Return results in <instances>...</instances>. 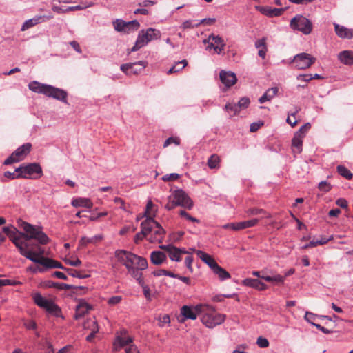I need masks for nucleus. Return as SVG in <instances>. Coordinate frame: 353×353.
Returning a JSON list of instances; mask_svg holds the SVG:
<instances>
[{"instance_id":"1","label":"nucleus","mask_w":353,"mask_h":353,"mask_svg":"<svg viewBox=\"0 0 353 353\" xmlns=\"http://www.w3.org/2000/svg\"><path fill=\"white\" fill-rule=\"evenodd\" d=\"M17 223L19 227L22 229L24 232H19V230L14 228V231H12L8 236L19 249L20 254L26 259L27 256H30L32 253L26 250V248H28L30 246V243H28V241L34 239L41 245H46L50 241V239L42 231L41 227L33 225L21 219L17 221Z\"/></svg>"},{"instance_id":"2","label":"nucleus","mask_w":353,"mask_h":353,"mask_svg":"<svg viewBox=\"0 0 353 353\" xmlns=\"http://www.w3.org/2000/svg\"><path fill=\"white\" fill-rule=\"evenodd\" d=\"M28 88L32 92L43 94L49 97L54 98L62 102H66L67 92L60 88L50 85L43 84L37 81H33L28 84Z\"/></svg>"},{"instance_id":"3","label":"nucleus","mask_w":353,"mask_h":353,"mask_svg":"<svg viewBox=\"0 0 353 353\" xmlns=\"http://www.w3.org/2000/svg\"><path fill=\"white\" fill-rule=\"evenodd\" d=\"M211 309L208 305H196L195 306L183 305L181 308V319L179 322L183 323L187 319L195 320L197 315L201 314L203 312H208Z\"/></svg>"},{"instance_id":"4","label":"nucleus","mask_w":353,"mask_h":353,"mask_svg":"<svg viewBox=\"0 0 353 353\" xmlns=\"http://www.w3.org/2000/svg\"><path fill=\"white\" fill-rule=\"evenodd\" d=\"M211 310L208 312H203L201 317V322L208 328H214L216 325H221L224 322L225 315L216 314L212 306L208 305Z\"/></svg>"},{"instance_id":"5","label":"nucleus","mask_w":353,"mask_h":353,"mask_svg":"<svg viewBox=\"0 0 353 353\" xmlns=\"http://www.w3.org/2000/svg\"><path fill=\"white\" fill-rule=\"evenodd\" d=\"M15 172H20L22 174L21 177L24 179L40 177L42 174V168L37 163L22 164L15 169Z\"/></svg>"},{"instance_id":"6","label":"nucleus","mask_w":353,"mask_h":353,"mask_svg":"<svg viewBox=\"0 0 353 353\" xmlns=\"http://www.w3.org/2000/svg\"><path fill=\"white\" fill-rule=\"evenodd\" d=\"M290 27L293 30L301 32L304 34H309L312 30V23L306 17L296 15L290 21Z\"/></svg>"},{"instance_id":"7","label":"nucleus","mask_w":353,"mask_h":353,"mask_svg":"<svg viewBox=\"0 0 353 353\" xmlns=\"http://www.w3.org/2000/svg\"><path fill=\"white\" fill-rule=\"evenodd\" d=\"M32 144L26 143L14 150L5 161L4 165H10L23 160L30 152Z\"/></svg>"},{"instance_id":"8","label":"nucleus","mask_w":353,"mask_h":353,"mask_svg":"<svg viewBox=\"0 0 353 353\" xmlns=\"http://www.w3.org/2000/svg\"><path fill=\"white\" fill-rule=\"evenodd\" d=\"M316 61V59L310 54L303 52L295 55L292 62L295 67L299 70H304L310 68Z\"/></svg>"},{"instance_id":"9","label":"nucleus","mask_w":353,"mask_h":353,"mask_svg":"<svg viewBox=\"0 0 353 353\" xmlns=\"http://www.w3.org/2000/svg\"><path fill=\"white\" fill-rule=\"evenodd\" d=\"M115 256L118 261L125 266L128 271L131 268H134V260L136 259V254L124 250H119L115 252Z\"/></svg>"},{"instance_id":"10","label":"nucleus","mask_w":353,"mask_h":353,"mask_svg":"<svg viewBox=\"0 0 353 353\" xmlns=\"http://www.w3.org/2000/svg\"><path fill=\"white\" fill-rule=\"evenodd\" d=\"M148 62L139 61L134 63L122 64L120 69L127 75L138 74L141 73L147 66Z\"/></svg>"},{"instance_id":"11","label":"nucleus","mask_w":353,"mask_h":353,"mask_svg":"<svg viewBox=\"0 0 353 353\" xmlns=\"http://www.w3.org/2000/svg\"><path fill=\"white\" fill-rule=\"evenodd\" d=\"M27 259L31 261L43 265L45 268H59L65 270V268L59 261L48 257H34L31 253L30 256H27Z\"/></svg>"},{"instance_id":"12","label":"nucleus","mask_w":353,"mask_h":353,"mask_svg":"<svg viewBox=\"0 0 353 353\" xmlns=\"http://www.w3.org/2000/svg\"><path fill=\"white\" fill-rule=\"evenodd\" d=\"M203 43L208 44L207 50L213 48L218 54L222 52L225 46L222 37L214 34H211L207 39H204Z\"/></svg>"},{"instance_id":"13","label":"nucleus","mask_w":353,"mask_h":353,"mask_svg":"<svg viewBox=\"0 0 353 353\" xmlns=\"http://www.w3.org/2000/svg\"><path fill=\"white\" fill-rule=\"evenodd\" d=\"M172 196L173 201L177 206H181L190 210L193 206V203L188 194L182 190H175Z\"/></svg>"},{"instance_id":"14","label":"nucleus","mask_w":353,"mask_h":353,"mask_svg":"<svg viewBox=\"0 0 353 353\" xmlns=\"http://www.w3.org/2000/svg\"><path fill=\"white\" fill-rule=\"evenodd\" d=\"M155 223L153 222L152 217L147 218L141 223V232H138L134 236V240L135 243H139L143 239V238L148 236L150 234L151 232V225H153Z\"/></svg>"},{"instance_id":"15","label":"nucleus","mask_w":353,"mask_h":353,"mask_svg":"<svg viewBox=\"0 0 353 353\" xmlns=\"http://www.w3.org/2000/svg\"><path fill=\"white\" fill-rule=\"evenodd\" d=\"M161 32L152 28H149L146 30H141L137 38L144 42V46L147 45L150 41L159 39Z\"/></svg>"},{"instance_id":"16","label":"nucleus","mask_w":353,"mask_h":353,"mask_svg":"<svg viewBox=\"0 0 353 353\" xmlns=\"http://www.w3.org/2000/svg\"><path fill=\"white\" fill-rule=\"evenodd\" d=\"M153 222L155 224L151 225V232L150 233L151 235L148 240L151 243H161L164 237L165 230L154 219Z\"/></svg>"},{"instance_id":"17","label":"nucleus","mask_w":353,"mask_h":353,"mask_svg":"<svg viewBox=\"0 0 353 353\" xmlns=\"http://www.w3.org/2000/svg\"><path fill=\"white\" fill-rule=\"evenodd\" d=\"M259 221V219H253L237 223H229L222 226L224 229H231L233 230H241L256 225Z\"/></svg>"},{"instance_id":"18","label":"nucleus","mask_w":353,"mask_h":353,"mask_svg":"<svg viewBox=\"0 0 353 353\" xmlns=\"http://www.w3.org/2000/svg\"><path fill=\"white\" fill-rule=\"evenodd\" d=\"M43 285L49 288H57L59 290H74V292L79 293V290H85V288L83 286L72 285L63 283H57L52 281H46L44 282Z\"/></svg>"},{"instance_id":"19","label":"nucleus","mask_w":353,"mask_h":353,"mask_svg":"<svg viewBox=\"0 0 353 353\" xmlns=\"http://www.w3.org/2000/svg\"><path fill=\"white\" fill-rule=\"evenodd\" d=\"M255 8L259 10L263 14L268 16L269 17H278L283 14V12L286 10V8H272L270 6H256Z\"/></svg>"},{"instance_id":"20","label":"nucleus","mask_w":353,"mask_h":353,"mask_svg":"<svg viewBox=\"0 0 353 353\" xmlns=\"http://www.w3.org/2000/svg\"><path fill=\"white\" fill-rule=\"evenodd\" d=\"M219 78L221 83L227 88L231 87L237 81L236 74L230 71L221 70L219 73Z\"/></svg>"},{"instance_id":"21","label":"nucleus","mask_w":353,"mask_h":353,"mask_svg":"<svg viewBox=\"0 0 353 353\" xmlns=\"http://www.w3.org/2000/svg\"><path fill=\"white\" fill-rule=\"evenodd\" d=\"M46 18L47 19H50L52 18V16H35L34 17L28 19L24 21L23 23L21 30L25 31L43 21H44V19Z\"/></svg>"},{"instance_id":"22","label":"nucleus","mask_w":353,"mask_h":353,"mask_svg":"<svg viewBox=\"0 0 353 353\" xmlns=\"http://www.w3.org/2000/svg\"><path fill=\"white\" fill-rule=\"evenodd\" d=\"M334 30L336 35L342 39H352L353 37V30L347 28L343 26H341L334 23Z\"/></svg>"},{"instance_id":"23","label":"nucleus","mask_w":353,"mask_h":353,"mask_svg":"<svg viewBox=\"0 0 353 353\" xmlns=\"http://www.w3.org/2000/svg\"><path fill=\"white\" fill-rule=\"evenodd\" d=\"M242 283L245 286L251 287L258 290H265L268 288V285L257 279L247 278L242 281Z\"/></svg>"},{"instance_id":"24","label":"nucleus","mask_w":353,"mask_h":353,"mask_svg":"<svg viewBox=\"0 0 353 353\" xmlns=\"http://www.w3.org/2000/svg\"><path fill=\"white\" fill-rule=\"evenodd\" d=\"M196 255L201 259L202 261L206 263L212 270V271L218 265V263L214 261V259L210 255L204 252L203 251L197 250Z\"/></svg>"},{"instance_id":"25","label":"nucleus","mask_w":353,"mask_h":353,"mask_svg":"<svg viewBox=\"0 0 353 353\" xmlns=\"http://www.w3.org/2000/svg\"><path fill=\"white\" fill-rule=\"evenodd\" d=\"M134 26L137 25V20H132L130 21H125L122 19H117L115 21H113V26L116 31L119 32H124L125 30L126 26Z\"/></svg>"},{"instance_id":"26","label":"nucleus","mask_w":353,"mask_h":353,"mask_svg":"<svg viewBox=\"0 0 353 353\" xmlns=\"http://www.w3.org/2000/svg\"><path fill=\"white\" fill-rule=\"evenodd\" d=\"M339 60L344 65H351L353 64V51L343 50L338 54Z\"/></svg>"},{"instance_id":"27","label":"nucleus","mask_w":353,"mask_h":353,"mask_svg":"<svg viewBox=\"0 0 353 353\" xmlns=\"http://www.w3.org/2000/svg\"><path fill=\"white\" fill-rule=\"evenodd\" d=\"M166 259L165 254L161 251H153L150 254L151 262L156 265H161Z\"/></svg>"},{"instance_id":"28","label":"nucleus","mask_w":353,"mask_h":353,"mask_svg":"<svg viewBox=\"0 0 353 353\" xmlns=\"http://www.w3.org/2000/svg\"><path fill=\"white\" fill-rule=\"evenodd\" d=\"M303 135H300V132H296L292 140V146L294 153H301L302 151Z\"/></svg>"},{"instance_id":"29","label":"nucleus","mask_w":353,"mask_h":353,"mask_svg":"<svg viewBox=\"0 0 353 353\" xmlns=\"http://www.w3.org/2000/svg\"><path fill=\"white\" fill-rule=\"evenodd\" d=\"M71 204L75 208L83 207L89 209L93 205V203L90 199L82 197H78L72 199Z\"/></svg>"},{"instance_id":"30","label":"nucleus","mask_w":353,"mask_h":353,"mask_svg":"<svg viewBox=\"0 0 353 353\" xmlns=\"http://www.w3.org/2000/svg\"><path fill=\"white\" fill-rule=\"evenodd\" d=\"M279 89L277 87H272L265 91V92L259 99L260 103H263L266 101L272 100L278 93Z\"/></svg>"},{"instance_id":"31","label":"nucleus","mask_w":353,"mask_h":353,"mask_svg":"<svg viewBox=\"0 0 353 353\" xmlns=\"http://www.w3.org/2000/svg\"><path fill=\"white\" fill-rule=\"evenodd\" d=\"M92 309V307L85 302H81L76 308L74 317L76 319H81L84 314L88 312Z\"/></svg>"},{"instance_id":"32","label":"nucleus","mask_w":353,"mask_h":353,"mask_svg":"<svg viewBox=\"0 0 353 353\" xmlns=\"http://www.w3.org/2000/svg\"><path fill=\"white\" fill-rule=\"evenodd\" d=\"M132 342V339L130 336H126L125 334L119 336L117 337L116 342L114 343V347L116 349L118 347H123Z\"/></svg>"},{"instance_id":"33","label":"nucleus","mask_w":353,"mask_h":353,"mask_svg":"<svg viewBox=\"0 0 353 353\" xmlns=\"http://www.w3.org/2000/svg\"><path fill=\"white\" fill-rule=\"evenodd\" d=\"M261 279L268 282L272 283L273 284H275V285L283 284L285 281V276H281L280 274H275L274 276H268V275L263 274V276H261Z\"/></svg>"},{"instance_id":"34","label":"nucleus","mask_w":353,"mask_h":353,"mask_svg":"<svg viewBox=\"0 0 353 353\" xmlns=\"http://www.w3.org/2000/svg\"><path fill=\"white\" fill-rule=\"evenodd\" d=\"M45 310L50 314H52L57 317L62 316L60 307L52 301L48 302L47 306L45 307Z\"/></svg>"},{"instance_id":"35","label":"nucleus","mask_w":353,"mask_h":353,"mask_svg":"<svg viewBox=\"0 0 353 353\" xmlns=\"http://www.w3.org/2000/svg\"><path fill=\"white\" fill-rule=\"evenodd\" d=\"M27 251L31 252L32 256L34 257L40 258L43 257V255L45 254L44 248H41L37 244H30L28 248H26Z\"/></svg>"},{"instance_id":"36","label":"nucleus","mask_w":353,"mask_h":353,"mask_svg":"<svg viewBox=\"0 0 353 353\" xmlns=\"http://www.w3.org/2000/svg\"><path fill=\"white\" fill-rule=\"evenodd\" d=\"M33 300L36 305L43 309H45V307L47 306V304L50 301L43 297L42 295L39 292H37L33 295Z\"/></svg>"},{"instance_id":"37","label":"nucleus","mask_w":353,"mask_h":353,"mask_svg":"<svg viewBox=\"0 0 353 353\" xmlns=\"http://www.w3.org/2000/svg\"><path fill=\"white\" fill-rule=\"evenodd\" d=\"M142 270L139 268H131V270H128L129 274L135 279L139 285L143 286L144 281L143 280V274L141 273Z\"/></svg>"},{"instance_id":"38","label":"nucleus","mask_w":353,"mask_h":353,"mask_svg":"<svg viewBox=\"0 0 353 353\" xmlns=\"http://www.w3.org/2000/svg\"><path fill=\"white\" fill-rule=\"evenodd\" d=\"M213 272L221 281L229 279L231 277L230 273L219 265L215 268Z\"/></svg>"},{"instance_id":"39","label":"nucleus","mask_w":353,"mask_h":353,"mask_svg":"<svg viewBox=\"0 0 353 353\" xmlns=\"http://www.w3.org/2000/svg\"><path fill=\"white\" fill-rule=\"evenodd\" d=\"M188 65L185 59L176 62L168 72V74L175 73L181 71Z\"/></svg>"},{"instance_id":"40","label":"nucleus","mask_w":353,"mask_h":353,"mask_svg":"<svg viewBox=\"0 0 353 353\" xmlns=\"http://www.w3.org/2000/svg\"><path fill=\"white\" fill-rule=\"evenodd\" d=\"M134 267L140 270H145L148 268V261L146 259L136 254Z\"/></svg>"},{"instance_id":"41","label":"nucleus","mask_w":353,"mask_h":353,"mask_svg":"<svg viewBox=\"0 0 353 353\" xmlns=\"http://www.w3.org/2000/svg\"><path fill=\"white\" fill-rule=\"evenodd\" d=\"M338 173L345 178L346 179H351L352 178V174L350 172V171L346 168L344 165H339L336 168Z\"/></svg>"},{"instance_id":"42","label":"nucleus","mask_w":353,"mask_h":353,"mask_svg":"<svg viewBox=\"0 0 353 353\" xmlns=\"http://www.w3.org/2000/svg\"><path fill=\"white\" fill-rule=\"evenodd\" d=\"M219 157L216 154H212L208 159V165L210 168L214 169L219 167Z\"/></svg>"},{"instance_id":"43","label":"nucleus","mask_w":353,"mask_h":353,"mask_svg":"<svg viewBox=\"0 0 353 353\" xmlns=\"http://www.w3.org/2000/svg\"><path fill=\"white\" fill-rule=\"evenodd\" d=\"M180 254H181V249H179V248H176V247H174L173 248V250H172L171 252H168L170 259L172 261H181Z\"/></svg>"},{"instance_id":"44","label":"nucleus","mask_w":353,"mask_h":353,"mask_svg":"<svg viewBox=\"0 0 353 353\" xmlns=\"http://www.w3.org/2000/svg\"><path fill=\"white\" fill-rule=\"evenodd\" d=\"M199 25V21L187 20L182 23L181 28L183 29L193 28L195 27H198Z\"/></svg>"},{"instance_id":"45","label":"nucleus","mask_w":353,"mask_h":353,"mask_svg":"<svg viewBox=\"0 0 353 353\" xmlns=\"http://www.w3.org/2000/svg\"><path fill=\"white\" fill-rule=\"evenodd\" d=\"M300 108H298V107H294V111L291 112V113H288V117L286 119V122L290 125L292 127H294L296 125L297 123V121L296 120H292L290 119V116H292L294 117H295L296 114L300 111Z\"/></svg>"},{"instance_id":"46","label":"nucleus","mask_w":353,"mask_h":353,"mask_svg":"<svg viewBox=\"0 0 353 353\" xmlns=\"http://www.w3.org/2000/svg\"><path fill=\"white\" fill-rule=\"evenodd\" d=\"M65 270L68 272V274L72 277L79 278V279H85L89 276L88 274H83L79 271L72 269H65Z\"/></svg>"},{"instance_id":"47","label":"nucleus","mask_w":353,"mask_h":353,"mask_svg":"<svg viewBox=\"0 0 353 353\" xmlns=\"http://www.w3.org/2000/svg\"><path fill=\"white\" fill-rule=\"evenodd\" d=\"M152 274L154 276H160L161 275L168 276L172 278H174V276H176V274H174L172 272L168 271V270H155L152 272Z\"/></svg>"},{"instance_id":"48","label":"nucleus","mask_w":353,"mask_h":353,"mask_svg":"<svg viewBox=\"0 0 353 353\" xmlns=\"http://www.w3.org/2000/svg\"><path fill=\"white\" fill-rule=\"evenodd\" d=\"M225 110L228 112H233L234 114L240 112L237 103H228L225 105Z\"/></svg>"},{"instance_id":"49","label":"nucleus","mask_w":353,"mask_h":353,"mask_svg":"<svg viewBox=\"0 0 353 353\" xmlns=\"http://www.w3.org/2000/svg\"><path fill=\"white\" fill-rule=\"evenodd\" d=\"M21 176L22 174L20 172H15V170L13 172L10 171H6L4 172V176L10 179L22 178Z\"/></svg>"},{"instance_id":"50","label":"nucleus","mask_w":353,"mask_h":353,"mask_svg":"<svg viewBox=\"0 0 353 353\" xmlns=\"http://www.w3.org/2000/svg\"><path fill=\"white\" fill-rule=\"evenodd\" d=\"M248 216L257 215L260 214H265V211L261 208H249L245 211Z\"/></svg>"},{"instance_id":"51","label":"nucleus","mask_w":353,"mask_h":353,"mask_svg":"<svg viewBox=\"0 0 353 353\" xmlns=\"http://www.w3.org/2000/svg\"><path fill=\"white\" fill-rule=\"evenodd\" d=\"M250 103L249 98L242 97L237 103L239 110L246 108Z\"/></svg>"},{"instance_id":"52","label":"nucleus","mask_w":353,"mask_h":353,"mask_svg":"<svg viewBox=\"0 0 353 353\" xmlns=\"http://www.w3.org/2000/svg\"><path fill=\"white\" fill-rule=\"evenodd\" d=\"M256 344L258 345V346L259 347L265 348V347H268L269 341H268V340L266 338H264V337H262V336H259L257 339Z\"/></svg>"},{"instance_id":"53","label":"nucleus","mask_w":353,"mask_h":353,"mask_svg":"<svg viewBox=\"0 0 353 353\" xmlns=\"http://www.w3.org/2000/svg\"><path fill=\"white\" fill-rule=\"evenodd\" d=\"M158 325L160 327H163L167 324H169L170 322V316L167 314H165L162 316H160L158 319Z\"/></svg>"},{"instance_id":"54","label":"nucleus","mask_w":353,"mask_h":353,"mask_svg":"<svg viewBox=\"0 0 353 353\" xmlns=\"http://www.w3.org/2000/svg\"><path fill=\"white\" fill-rule=\"evenodd\" d=\"M318 187L321 191H323L325 192L330 191V190L331 189V185L328 183H327V181H325L320 182L319 183Z\"/></svg>"},{"instance_id":"55","label":"nucleus","mask_w":353,"mask_h":353,"mask_svg":"<svg viewBox=\"0 0 353 353\" xmlns=\"http://www.w3.org/2000/svg\"><path fill=\"white\" fill-rule=\"evenodd\" d=\"M92 323L94 328L92 329V332L86 337V340L89 342H91L92 341V339L95 336V334L98 332V326L97 325L96 321H93Z\"/></svg>"},{"instance_id":"56","label":"nucleus","mask_w":353,"mask_h":353,"mask_svg":"<svg viewBox=\"0 0 353 353\" xmlns=\"http://www.w3.org/2000/svg\"><path fill=\"white\" fill-rule=\"evenodd\" d=\"M145 46L144 42H143L141 39H137L136 42L134 45V46L131 48L130 52H135L137 51L141 48Z\"/></svg>"},{"instance_id":"57","label":"nucleus","mask_w":353,"mask_h":353,"mask_svg":"<svg viewBox=\"0 0 353 353\" xmlns=\"http://www.w3.org/2000/svg\"><path fill=\"white\" fill-rule=\"evenodd\" d=\"M179 214L181 216H183L185 217V219H187L189 221H191L192 222H196L198 223L199 222V220L197 219H196L195 217H193L192 216H190L188 212H186L185 210H180L179 212Z\"/></svg>"},{"instance_id":"58","label":"nucleus","mask_w":353,"mask_h":353,"mask_svg":"<svg viewBox=\"0 0 353 353\" xmlns=\"http://www.w3.org/2000/svg\"><path fill=\"white\" fill-rule=\"evenodd\" d=\"M304 318L305 321L312 325V323H314L313 321L315 320L316 316L312 312H306Z\"/></svg>"},{"instance_id":"59","label":"nucleus","mask_w":353,"mask_h":353,"mask_svg":"<svg viewBox=\"0 0 353 353\" xmlns=\"http://www.w3.org/2000/svg\"><path fill=\"white\" fill-rule=\"evenodd\" d=\"M121 299L122 298L120 296H112L108 299V303L110 305H117L121 302Z\"/></svg>"},{"instance_id":"60","label":"nucleus","mask_w":353,"mask_h":353,"mask_svg":"<svg viewBox=\"0 0 353 353\" xmlns=\"http://www.w3.org/2000/svg\"><path fill=\"white\" fill-rule=\"evenodd\" d=\"M154 4H156V1L151 0H144L141 2L138 3V6L143 8L149 7Z\"/></svg>"},{"instance_id":"61","label":"nucleus","mask_w":353,"mask_h":353,"mask_svg":"<svg viewBox=\"0 0 353 353\" xmlns=\"http://www.w3.org/2000/svg\"><path fill=\"white\" fill-rule=\"evenodd\" d=\"M179 175L176 173H172L170 174H166L163 176V181H174L179 178Z\"/></svg>"},{"instance_id":"62","label":"nucleus","mask_w":353,"mask_h":353,"mask_svg":"<svg viewBox=\"0 0 353 353\" xmlns=\"http://www.w3.org/2000/svg\"><path fill=\"white\" fill-rule=\"evenodd\" d=\"M332 239H333V236H332V235L329 237L321 236L320 240L316 241V244H317V245H324V244L327 243L328 241L332 240Z\"/></svg>"},{"instance_id":"63","label":"nucleus","mask_w":353,"mask_h":353,"mask_svg":"<svg viewBox=\"0 0 353 353\" xmlns=\"http://www.w3.org/2000/svg\"><path fill=\"white\" fill-rule=\"evenodd\" d=\"M255 47L259 49L265 48H266L265 39L262 38L261 39L257 40L255 42Z\"/></svg>"},{"instance_id":"64","label":"nucleus","mask_w":353,"mask_h":353,"mask_svg":"<svg viewBox=\"0 0 353 353\" xmlns=\"http://www.w3.org/2000/svg\"><path fill=\"white\" fill-rule=\"evenodd\" d=\"M336 204L341 207V208H347V201L345 199H338L336 201Z\"/></svg>"}]
</instances>
